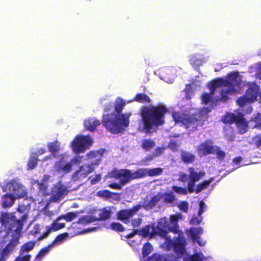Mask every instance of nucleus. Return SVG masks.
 I'll return each mask as SVG.
<instances>
[{
    "label": "nucleus",
    "mask_w": 261,
    "mask_h": 261,
    "mask_svg": "<svg viewBox=\"0 0 261 261\" xmlns=\"http://www.w3.org/2000/svg\"><path fill=\"white\" fill-rule=\"evenodd\" d=\"M188 179V176L184 173H181L179 175V180L182 182L187 181Z\"/></svg>",
    "instance_id": "5fc2aeb1"
},
{
    "label": "nucleus",
    "mask_w": 261,
    "mask_h": 261,
    "mask_svg": "<svg viewBox=\"0 0 261 261\" xmlns=\"http://www.w3.org/2000/svg\"><path fill=\"white\" fill-rule=\"evenodd\" d=\"M144 261H164V258L160 254H155Z\"/></svg>",
    "instance_id": "49530a36"
},
{
    "label": "nucleus",
    "mask_w": 261,
    "mask_h": 261,
    "mask_svg": "<svg viewBox=\"0 0 261 261\" xmlns=\"http://www.w3.org/2000/svg\"><path fill=\"white\" fill-rule=\"evenodd\" d=\"M92 143L89 136L78 135L71 142L70 147L75 153H82L89 149Z\"/></svg>",
    "instance_id": "ddd939ff"
},
{
    "label": "nucleus",
    "mask_w": 261,
    "mask_h": 261,
    "mask_svg": "<svg viewBox=\"0 0 261 261\" xmlns=\"http://www.w3.org/2000/svg\"><path fill=\"white\" fill-rule=\"evenodd\" d=\"M109 187L111 188L115 189H121V186L117 183H113L112 184H110L109 185Z\"/></svg>",
    "instance_id": "4d7b16f0"
},
{
    "label": "nucleus",
    "mask_w": 261,
    "mask_h": 261,
    "mask_svg": "<svg viewBox=\"0 0 261 261\" xmlns=\"http://www.w3.org/2000/svg\"><path fill=\"white\" fill-rule=\"evenodd\" d=\"M217 154V158L219 160H222L224 158L225 154L224 152L220 150L219 148L217 147V151H215V153Z\"/></svg>",
    "instance_id": "3c124183"
},
{
    "label": "nucleus",
    "mask_w": 261,
    "mask_h": 261,
    "mask_svg": "<svg viewBox=\"0 0 261 261\" xmlns=\"http://www.w3.org/2000/svg\"><path fill=\"white\" fill-rule=\"evenodd\" d=\"M247 86L248 89L245 95L240 98L237 101L238 105L241 107L247 103L254 102L260 94L259 87L255 84L248 83Z\"/></svg>",
    "instance_id": "f8f14e48"
},
{
    "label": "nucleus",
    "mask_w": 261,
    "mask_h": 261,
    "mask_svg": "<svg viewBox=\"0 0 261 261\" xmlns=\"http://www.w3.org/2000/svg\"><path fill=\"white\" fill-rule=\"evenodd\" d=\"M37 160L36 156H31L28 162V169H32L35 168L37 164Z\"/></svg>",
    "instance_id": "37998d69"
},
{
    "label": "nucleus",
    "mask_w": 261,
    "mask_h": 261,
    "mask_svg": "<svg viewBox=\"0 0 261 261\" xmlns=\"http://www.w3.org/2000/svg\"><path fill=\"white\" fill-rule=\"evenodd\" d=\"M253 121L255 123V127L261 126V114H258L256 117L253 119Z\"/></svg>",
    "instance_id": "8fccbe9b"
},
{
    "label": "nucleus",
    "mask_w": 261,
    "mask_h": 261,
    "mask_svg": "<svg viewBox=\"0 0 261 261\" xmlns=\"http://www.w3.org/2000/svg\"><path fill=\"white\" fill-rule=\"evenodd\" d=\"M242 85L244 83L238 72H232L225 79H219L209 83L210 92L202 95V101L206 104L218 100L225 101L229 95L240 92Z\"/></svg>",
    "instance_id": "f257e3e1"
},
{
    "label": "nucleus",
    "mask_w": 261,
    "mask_h": 261,
    "mask_svg": "<svg viewBox=\"0 0 261 261\" xmlns=\"http://www.w3.org/2000/svg\"><path fill=\"white\" fill-rule=\"evenodd\" d=\"M163 169L161 168H141L136 171H131L128 170H114L109 173L107 177H113L118 179L121 185L127 183L130 180L140 178L148 175L154 176L161 174Z\"/></svg>",
    "instance_id": "20e7f679"
},
{
    "label": "nucleus",
    "mask_w": 261,
    "mask_h": 261,
    "mask_svg": "<svg viewBox=\"0 0 261 261\" xmlns=\"http://www.w3.org/2000/svg\"><path fill=\"white\" fill-rule=\"evenodd\" d=\"M111 208L110 207H107L100 211L99 216L101 219H105L109 218L111 216Z\"/></svg>",
    "instance_id": "58836bf2"
},
{
    "label": "nucleus",
    "mask_w": 261,
    "mask_h": 261,
    "mask_svg": "<svg viewBox=\"0 0 261 261\" xmlns=\"http://www.w3.org/2000/svg\"><path fill=\"white\" fill-rule=\"evenodd\" d=\"M125 105V102L122 98H118L115 101V111L111 114L103 115L102 123L109 132L118 134L128 126L132 113L121 112Z\"/></svg>",
    "instance_id": "f03ea898"
},
{
    "label": "nucleus",
    "mask_w": 261,
    "mask_h": 261,
    "mask_svg": "<svg viewBox=\"0 0 261 261\" xmlns=\"http://www.w3.org/2000/svg\"><path fill=\"white\" fill-rule=\"evenodd\" d=\"M163 194L162 193H158L149 201H145L142 205L139 204L133 207V208L123 210L119 213V218L124 222H129V218L135 214H137L142 207H144L146 210L152 208L163 199Z\"/></svg>",
    "instance_id": "0eeeda50"
},
{
    "label": "nucleus",
    "mask_w": 261,
    "mask_h": 261,
    "mask_svg": "<svg viewBox=\"0 0 261 261\" xmlns=\"http://www.w3.org/2000/svg\"><path fill=\"white\" fill-rule=\"evenodd\" d=\"M26 219H27V216L24 214L22 216V221H24L25 220H26Z\"/></svg>",
    "instance_id": "774afa93"
},
{
    "label": "nucleus",
    "mask_w": 261,
    "mask_h": 261,
    "mask_svg": "<svg viewBox=\"0 0 261 261\" xmlns=\"http://www.w3.org/2000/svg\"><path fill=\"white\" fill-rule=\"evenodd\" d=\"M82 158V156L76 155L73 159L69 160L68 155L62 154L60 156L59 161L55 163V171L59 176H63L71 171L74 164L81 163Z\"/></svg>",
    "instance_id": "6e6552de"
},
{
    "label": "nucleus",
    "mask_w": 261,
    "mask_h": 261,
    "mask_svg": "<svg viewBox=\"0 0 261 261\" xmlns=\"http://www.w3.org/2000/svg\"><path fill=\"white\" fill-rule=\"evenodd\" d=\"M176 69L173 67H165L160 70V77L168 83H172L176 76Z\"/></svg>",
    "instance_id": "2eb2a0df"
},
{
    "label": "nucleus",
    "mask_w": 261,
    "mask_h": 261,
    "mask_svg": "<svg viewBox=\"0 0 261 261\" xmlns=\"http://www.w3.org/2000/svg\"><path fill=\"white\" fill-rule=\"evenodd\" d=\"M122 211H120L118 213V218L121 220V221H122L124 223H126V224H129L130 223L131 224V226L134 228H137L138 227L140 224L141 223L142 221V219L140 217H138V218H134V219H132V218L136 215L135 214L132 217H130L129 218V222H124L123 220H122L121 219H120L119 218V213L121 212Z\"/></svg>",
    "instance_id": "cd10ccee"
},
{
    "label": "nucleus",
    "mask_w": 261,
    "mask_h": 261,
    "mask_svg": "<svg viewBox=\"0 0 261 261\" xmlns=\"http://www.w3.org/2000/svg\"><path fill=\"white\" fill-rule=\"evenodd\" d=\"M45 152V149H43V148H41L38 151V153L39 154H42L44 153Z\"/></svg>",
    "instance_id": "680f3d73"
},
{
    "label": "nucleus",
    "mask_w": 261,
    "mask_h": 261,
    "mask_svg": "<svg viewBox=\"0 0 261 261\" xmlns=\"http://www.w3.org/2000/svg\"><path fill=\"white\" fill-rule=\"evenodd\" d=\"M254 142L257 147L261 145V135L256 136L254 139Z\"/></svg>",
    "instance_id": "6e6d98bb"
},
{
    "label": "nucleus",
    "mask_w": 261,
    "mask_h": 261,
    "mask_svg": "<svg viewBox=\"0 0 261 261\" xmlns=\"http://www.w3.org/2000/svg\"><path fill=\"white\" fill-rule=\"evenodd\" d=\"M100 124V121L94 117H91L86 119L84 123L85 128L90 132L94 130Z\"/></svg>",
    "instance_id": "4be33fe9"
},
{
    "label": "nucleus",
    "mask_w": 261,
    "mask_h": 261,
    "mask_svg": "<svg viewBox=\"0 0 261 261\" xmlns=\"http://www.w3.org/2000/svg\"><path fill=\"white\" fill-rule=\"evenodd\" d=\"M94 163L88 165H84L81 166L80 169L73 175V179L77 180L85 178L94 169Z\"/></svg>",
    "instance_id": "f3484780"
},
{
    "label": "nucleus",
    "mask_w": 261,
    "mask_h": 261,
    "mask_svg": "<svg viewBox=\"0 0 261 261\" xmlns=\"http://www.w3.org/2000/svg\"><path fill=\"white\" fill-rule=\"evenodd\" d=\"M203 230L201 227H191L187 230V234L194 242H195L197 239L200 238V236L203 233Z\"/></svg>",
    "instance_id": "412c9836"
},
{
    "label": "nucleus",
    "mask_w": 261,
    "mask_h": 261,
    "mask_svg": "<svg viewBox=\"0 0 261 261\" xmlns=\"http://www.w3.org/2000/svg\"><path fill=\"white\" fill-rule=\"evenodd\" d=\"M195 242H196L200 246H204L206 243L205 241L201 240L200 238H199V239H197Z\"/></svg>",
    "instance_id": "13d9d810"
},
{
    "label": "nucleus",
    "mask_w": 261,
    "mask_h": 261,
    "mask_svg": "<svg viewBox=\"0 0 261 261\" xmlns=\"http://www.w3.org/2000/svg\"><path fill=\"white\" fill-rule=\"evenodd\" d=\"M255 72V76L261 80V63H258L251 67L250 72Z\"/></svg>",
    "instance_id": "f704fd0d"
},
{
    "label": "nucleus",
    "mask_w": 261,
    "mask_h": 261,
    "mask_svg": "<svg viewBox=\"0 0 261 261\" xmlns=\"http://www.w3.org/2000/svg\"><path fill=\"white\" fill-rule=\"evenodd\" d=\"M4 192L8 193L17 198H23L27 194L25 188L20 182L18 179H13L9 180L5 187H2Z\"/></svg>",
    "instance_id": "9b49d317"
},
{
    "label": "nucleus",
    "mask_w": 261,
    "mask_h": 261,
    "mask_svg": "<svg viewBox=\"0 0 261 261\" xmlns=\"http://www.w3.org/2000/svg\"><path fill=\"white\" fill-rule=\"evenodd\" d=\"M166 108L163 105L154 107H145L141 110V121L139 129L145 133L150 132L154 126L162 125Z\"/></svg>",
    "instance_id": "7ed1b4c3"
},
{
    "label": "nucleus",
    "mask_w": 261,
    "mask_h": 261,
    "mask_svg": "<svg viewBox=\"0 0 261 261\" xmlns=\"http://www.w3.org/2000/svg\"><path fill=\"white\" fill-rule=\"evenodd\" d=\"M76 214L74 213H68L65 215H62L54 220L53 223L47 227V233H49L53 231H57L65 227V222L70 221L74 219Z\"/></svg>",
    "instance_id": "4468645a"
},
{
    "label": "nucleus",
    "mask_w": 261,
    "mask_h": 261,
    "mask_svg": "<svg viewBox=\"0 0 261 261\" xmlns=\"http://www.w3.org/2000/svg\"><path fill=\"white\" fill-rule=\"evenodd\" d=\"M207 209L206 205L202 201L199 203V209L197 215H193L190 220V223L191 225H198L200 224L202 220L203 217L201 216L202 213Z\"/></svg>",
    "instance_id": "6ab92c4d"
},
{
    "label": "nucleus",
    "mask_w": 261,
    "mask_h": 261,
    "mask_svg": "<svg viewBox=\"0 0 261 261\" xmlns=\"http://www.w3.org/2000/svg\"><path fill=\"white\" fill-rule=\"evenodd\" d=\"M165 149V147H158L153 152V156L155 157L159 156L163 153Z\"/></svg>",
    "instance_id": "603ef678"
},
{
    "label": "nucleus",
    "mask_w": 261,
    "mask_h": 261,
    "mask_svg": "<svg viewBox=\"0 0 261 261\" xmlns=\"http://www.w3.org/2000/svg\"><path fill=\"white\" fill-rule=\"evenodd\" d=\"M155 156H153V153H152V155H148L147 156L146 158H145V160L146 161H151L153 160V159L154 158Z\"/></svg>",
    "instance_id": "052dcab7"
},
{
    "label": "nucleus",
    "mask_w": 261,
    "mask_h": 261,
    "mask_svg": "<svg viewBox=\"0 0 261 261\" xmlns=\"http://www.w3.org/2000/svg\"><path fill=\"white\" fill-rule=\"evenodd\" d=\"M51 249H53V247L50 245L42 249L37 255L35 261H40Z\"/></svg>",
    "instance_id": "e433bc0d"
},
{
    "label": "nucleus",
    "mask_w": 261,
    "mask_h": 261,
    "mask_svg": "<svg viewBox=\"0 0 261 261\" xmlns=\"http://www.w3.org/2000/svg\"><path fill=\"white\" fill-rule=\"evenodd\" d=\"M33 201H35V202H36V201H38V203H41V202H42L43 200H42L41 201H39V199H35L33 198Z\"/></svg>",
    "instance_id": "69168bd1"
},
{
    "label": "nucleus",
    "mask_w": 261,
    "mask_h": 261,
    "mask_svg": "<svg viewBox=\"0 0 261 261\" xmlns=\"http://www.w3.org/2000/svg\"><path fill=\"white\" fill-rule=\"evenodd\" d=\"M17 199V197H15V196L8 193L2 197V205L4 208L11 207Z\"/></svg>",
    "instance_id": "5701e85b"
},
{
    "label": "nucleus",
    "mask_w": 261,
    "mask_h": 261,
    "mask_svg": "<svg viewBox=\"0 0 261 261\" xmlns=\"http://www.w3.org/2000/svg\"><path fill=\"white\" fill-rule=\"evenodd\" d=\"M111 229L114 230L122 231L124 229L122 225L119 223L114 222L111 225Z\"/></svg>",
    "instance_id": "a18cd8bd"
},
{
    "label": "nucleus",
    "mask_w": 261,
    "mask_h": 261,
    "mask_svg": "<svg viewBox=\"0 0 261 261\" xmlns=\"http://www.w3.org/2000/svg\"><path fill=\"white\" fill-rule=\"evenodd\" d=\"M134 101L140 103H148L150 101V99L149 97L145 94H138L132 100L128 101V102Z\"/></svg>",
    "instance_id": "7c9ffc66"
},
{
    "label": "nucleus",
    "mask_w": 261,
    "mask_h": 261,
    "mask_svg": "<svg viewBox=\"0 0 261 261\" xmlns=\"http://www.w3.org/2000/svg\"><path fill=\"white\" fill-rule=\"evenodd\" d=\"M47 147L51 154L48 156L46 157L45 158V160H47L48 159H51L53 157L55 158L56 153L60 149V143L57 141L48 143Z\"/></svg>",
    "instance_id": "b1692460"
},
{
    "label": "nucleus",
    "mask_w": 261,
    "mask_h": 261,
    "mask_svg": "<svg viewBox=\"0 0 261 261\" xmlns=\"http://www.w3.org/2000/svg\"><path fill=\"white\" fill-rule=\"evenodd\" d=\"M199 85V83H197V82H193L190 85H187L185 90L186 97L188 99L191 98L194 94V91L193 89L194 88L196 89V86Z\"/></svg>",
    "instance_id": "bb28decb"
},
{
    "label": "nucleus",
    "mask_w": 261,
    "mask_h": 261,
    "mask_svg": "<svg viewBox=\"0 0 261 261\" xmlns=\"http://www.w3.org/2000/svg\"><path fill=\"white\" fill-rule=\"evenodd\" d=\"M30 208V204L28 203V200L25 199L24 200V203L18 206L17 211L19 213H24L25 211H28Z\"/></svg>",
    "instance_id": "a19ab883"
},
{
    "label": "nucleus",
    "mask_w": 261,
    "mask_h": 261,
    "mask_svg": "<svg viewBox=\"0 0 261 261\" xmlns=\"http://www.w3.org/2000/svg\"><path fill=\"white\" fill-rule=\"evenodd\" d=\"M189 62L191 65L194 67L197 68L201 66L203 63V61L199 55L192 54L189 56Z\"/></svg>",
    "instance_id": "a878e982"
},
{
    "label": "nucleus",
    "mask_w": 261,
    "mask_h": 261,
    "mask_svg": "<svg viewBox=\"0 0 261 261\" xmlns=\"http://www.w3.org/2000/svg\"><path fill=\"white\" fill-rule=\"evenodd\" d=\"M189 181L188 184V189L189 192L193 193L195 191L197 193H199L202 190L206 188L211 184L212 179L210 180H206L201 184H199L196 189H194L195 184L205 174L203 171H195L194 168H190L189 169Z\"/></svg>",
    "instance_id": "1a4fd4ad"
},
{
    "label": "nucleus",
    "mask_w": 261,
    "mask_h": 261,
    "mask_svg": "<svg viewBox=\"0 0 261 261\" xmlns=\"http://www.w3.org/2000/svg\"><path fill=\"white\" fill-rule=\"evenodd\" d=\"M168 146L172 151H176L178 150L179 145L175 141L172 140L169 143Z\"/></svg>",
    "instance_id": "09e8293b"
},
{
    "label": "nucleus",
    "mask_w": 261,
    "mask_h": 261,
    "mask_svg": "<svg viewBox=\"0 0 261 261\" xmlns=\"http://www.w3.org/2000/svg\"><path fill=\"white\" fill-rule=\"evenodd\" d=\"M35 246V242H29L23 245L20 249V255L18 256L15 261H29L31 255L26 254L25 252H28L32 250Z\"/></svg>",
    "instance_id": "a211bd4d"
},
{
    "label": "nucleus",
    "mask_w": 261,
    "mask_h": 261,
    "mask_svg": "<svg viewBox=\"0 0 261 261\" xmlns=\"http://www.w3.org/2000/svg\"><path fill=\"white\" fill-rule=\"evenodd\" d=\"M95 229V228H89V229H87L86 230H85L84 231V232H90V231H93Z\"/></svg>",
    "instance_id": "0e129e2a"
},
{
    "label": "nucleus",
    "mask_w": 261,
    "mask_h": 261,
    "mask_svg": "<svg viewBox=\"0 0 261 261\" xmlns=\"http://www.w3.org/2000/svg\"><path fill=\"white\" fill-rule=\"evenodd\" d=\"M153 250L152 246L149 243H146L144 245L142 253L144 256H147Z\"/></svg>",
    "instance_id": "79ce46f5"
},
{
    "label": "nucleus",
    "mask_w": 261,
    "mask_h": 261,
    "mask_svg": "<svg viewBox=\"0 0 261 261\" xmlns=\"http://www.w3.org/2000/svg\"><path fill=\"white\" fill-rule=\"evenodd\" d=\"M178 207L180 210L187 213L189 209V203L186 201H182L179 204Z\"/></svg>",
    "instance_id": "de8ad7c7"
},
{
    "label": "nucleus",
    "mask_w": 261,
    "mask_h": 261,
    "mask_svg": "<svg viewBox=\"0 0 261 261\" xmlns=\"http://www.w3.org/2000/svg\"><path fill=\"white\" fill-rule=\"evenodd\" d=\"M192 111L190 115L175 112L173 114L172 117L175 122L185 125L186 128L191 127L193 129L202 125V122L206 119L207 114L211 111V109L203 108L201 110H196L195 112L194 110Z\"/></svg>",
    "instance_id": "39448f33"
},
{
    "label": "nucleus",
    "mask_w": 261,
    "mask_h": 261,
    "mask_svg": "<svg viewBox=\"0 0 261 261\" xmlns=\"http://www.w3.org/2000/svg\"><path fill=\"white\" fill-rule=\"evenodd\" d=\"M242 160V158L241 157H237L233 159V162L235 164H238Z\"/></svg>",
    "instance_id": "bf43d9fd"
},
{
    "label": "nucleus",
    "mask_w": 261,
    "mask_h": 261,
    "mask_svg": "<svg viewBox=\"0 0 261 261\" xmlns=\"http://www.w3.org/2000/svg\"><path fill=\"white\" fill-rule=\"evenodd\" d=\"M51 177L48 175H44L42 182H39L35 180L32 182L33 185H37L40 192L42 195H51V200L57 201L63 199L69 192L68 188L63 185L61 181L54 184L50 190L47 189V183L50 181Z\"/></svg>",
    "instance_id": "423d86ee"
},
{
    "label": "nucleus",
    "mask_w": 261,
    "mask_h": 261,
    "mask_svg": "<svg viewBox=\"0 0 261 261\" xmlns=\"http://www.w3.org/2000/svg\"><path fill=\"white\" fill-rule=\"evenodd\" d=\"M163 200L166 203H172L176 200L175 197L172 192H166L163 194Z\"/></svg>",
    "instance_id": "c9c22d12"
},
{
    "label": "nucleus",
    "mask_w": 261,
    "mask_h": 261,
    "mask_svg": "<svg viewBox=\"0 0 261 261\" xmlns=\"http://www.w3.org/2000/svg\"><path fill=\"white\" fill-rule=\"evenodd\" d=\"M181 157L183 162L186 163H191L195 159V156L193 154L186 151L182 152Z\"/></svg>",
    "instance_id": "473e14b6"
},
{
    "label": "nucleus",
    "mask_w": 261,
    "mask_h": 261,
    "mask_svg": "<svg viewBox=\"0 0 261 261\" xmlns=\"http://www.w3.org/2000/svg\"><path fill=\"white\" fill-rule=\"evenodd\" d=\"M35 228H36V230H35V233H37V232H38V228H39V226H38V225H36L35 226Z\"/></svg>",
    "instance_id": "338daca9"
},
{
    "label": "nucleus",
    "mask_w": 261,
    "mask_h": 261,
    "mask_svg": "<svg viewBox=\"0 0 261 261\" xmlns=\"http://www.w3.org/2000/svg\"><path fill=\"white\" fill-rule=\"evenodd\" d=\"M172 189L175 193L179 195H185L188 193L187 189L185 188L174 186L172 187Z\"/></svg>",
    "instance_id": "ea45409f"
},
{
    "label": "nucleus",
    "mask_w": 261,
    "mask_h": 261,
    "mask_svg": "<svg viewBox=\"0 0 261 261\" xmlns=\"http://www.w3.org/2000/svg\"><path fill=\"white\" fill-rule=\"evenodd\" d=\"M101 179V175L100 174H97L95 176L92 178L91 180V184L95 185L97 184Z\"/></svg>",
    "instance_id": "864d4df0"
},
{
    "label": "nucleus",
    "mask_w": 261,
    "mask_h": 261,
    "mask_svg": "<svg viewBox=\"0 0 261 261\" xmlns=\"http://www.w3.org/2000/svg\"><path fill=\"white\" fill-rule=\"evenodd\" d=\"M105 152V150H99L96 151H91L87 154V156L88 159L96 158V160L99 161Z\"/></svg>",
    "instance_id": "2f4dec72"
},
{
    "label": "nucleus",
    "mask_w": 261,
    "mask_h": 261,
    "mask_svg": "<svg viewBox=\"0 0 261 261\" xmlns=\"http://www.w3.org/2000/svg\"><path fill=\"white\" fill-rule=\"evenodd\" d=\"M112 193L108 190L99 191L97 193V196L103 198H110Z\"/></svg>",
    "instance_id": "c03bdc74"
},
{
    "label": "nucleus",
    "mask_w": 261,
    "mask_h": 261,
    "mask_svg": "<svg viewBox=\"0 0 261 261\" xmlns=\"http://www.w3.org/2000/svg\"><path fill=\"white\" fill-rule=\"evenodd\" d=\"M18 237L14 238L7 245L4 250L2 252L0 251V261H5V257L18 244Z\"/></svg>",
    "instance_id": "aec40b11"
},
{
    "label": "nucleus",
    "mask_w": 261,
    "mask_h": 261,
    "mask_svg": "<svg viewBox=\"0 0 261 261\" xmlns=\"http://www.w3.org/2000/svg\"><path fill=\"white\" fill-rule=\"evenodd\" d=\"M237 127L239 129V132L241 134H244L247 130V123L245 119L243 118V114H241L239 115V117L238 119H237V121L236 122Z\"/></svg>",
    "instance_id": "393cba45"
},
{
    "label": "nucleus",
    "mask_w": 261,
    "mask_h": 261,
    "mask_svg": "<svg viewBox=\"0 0 261 261\" xmlns=\"http://www.w3.org/2000/svg\"><path fill=\"white\" fill-rule=\"evenodd\" d=\"M217 149V146H213L211 141H206L198 146L197 151L199 156H203L214 154Z\"/></svg>",
    "instance_id": "dca6fc26"
},
{
    "label": "nucleus",
    "mask_w": 261,
    "mask_h": 261,
    "mask_svg": "<svg viewBox=\"0 0 261 261\" xmlns=\"http://www.w3.org/2000/svg\"><path fill=\"white\" fill-rule=\"evenodd\" d=\"M155 145V142L150 139H145L142 141V147L143 149L146 151H148L150 150L151 148H153Z\"/></svg>",
    "instance_id": "72a5a7b5"
},
{
    "label": "nucleus",
    "mask_w": 261,
    "mask_h": 261,
    "mask_svg": "<svg viewBox=\"0 0 261 261\" xmlns=\"http://www.w3.org/2000/svg\"><path fill=\"white\" fill-rule=\"evenodd\" d=\"M16 224L17 225L16 230V234L18 236H20V232L22 229L21 224L20 220L17 219L16 217L13 214L4 213L2 214V225L5 227L4 229L6 230L0 231L1 236H8L9 234L10 231L12 229L14 226L13 224Z\"/></svg>",
    "instance_id": "9d476101"
},
{
    "label": "nucleus",
    "mask_w": 261,
    "mask_h": 261,
    "mask_svg": "<svg viewBox=\"0 0 261 261\" xmlns=\"http://www.w3.org/2000/svg\"><path fill=\"white\" fill-rule=\"evenodd\" d=\"M241 114L240 113H238L237 115L233 113H228L222 118V120L224 123H230L236 122L237 119H238L239 117V115Z\"/></svg>",
    "instance_id": "c85d7f7f"
},
{
    "label": "nucleus",
    "mask_w": 261,
    "mask_h": 261,
    "mask_svg": "<svg viewBox=\"0 0 261 261\" xmlns=\"http://www.w3.org/2000/svg\"><path fill=\"white\" fill-rule=\"evenodd\" d=\"M252 108L251 107L249 106L247 108V110L245 112L246 113H250L252 112Z\"/></svg>",
    "instance_id": "e2e57ef3"
},
{
    "label": "nucleus",
    "mask_w": 261,
    "mask_h": 261,
    "mask_svg": "<svg viewBox=\"0 0 261 261\" xmlns=\"http://www.w3.org/2000/svg\"><path fill=\"white\" fill-rule=\"evenodd\" d=\"M68 234L67 233H62L56 237L55 241L50 244L51 246L54 248L55 246L59 245L63 243L67 238Z\"/></svg>",
    "instance_id": "c756f323"
},
{
    "label": "nucleus",
    "mask_w": 261,
    "mask_h": 261,
    "mask_svg": "<svg viewBox=\"0 0 261 261\" xmlns=\"http://www.w3.org/2000/svg\"><path fill=\"white\" fill-rule=\"evenodd\" d=\"M95 221V219L91 216L87 215L81 217L78 221V223L82 225H86Z\"/></svg>",
    "instance_id": "4c0bfd02"
}]
</instances>
